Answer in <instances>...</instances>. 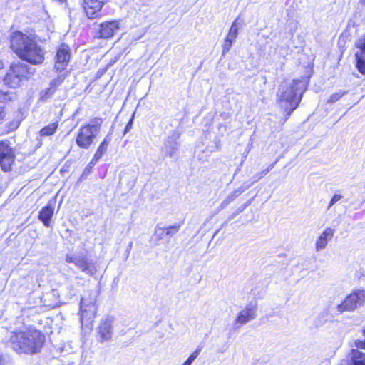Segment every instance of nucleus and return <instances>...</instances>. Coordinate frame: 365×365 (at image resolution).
I'll return each mask as SVG.
<instances>
[{
    "label": "nucleus",
    "mask_w": 365,
    "mask_h": 365,
    "mask_svg": "<svg viewBox=\"0 0 365 365\" xmlns=\"http://www.w3.org/2000/svg\"><path fill=\"white\" fill-rule=\"evenodd\" d=\"M45 341L44 336L37 329L24 327L11 332L9 344L17 354L38 353Z\"/></svg>",
    "instance_id": "nucleus-1"
},
{
    "label": "nucleus",
    "mask_w": 365,
    "mask_h": 365,
    "mask_svg": "<svg viewBox=\"0 0 365 365\" xmlns=\"http://www.w3.org/2000/svg\"><path fill=\"white\" fill-rule=\"evenodd\" d=\"M11 48L21 59L34 65L44 61L45 51L31 38L20 31H14L11 36Z\"/></svg>",
    "instance_id": "nucleus-2"
},
{
    "label": "nucleus",
    "mask_w": 365,
    "mask_h": 365,
    "mask_svg": "<svg viewBox=\"0 0 365 365\" xmlns=\"http://www.w3.org/2000/svg\"><path fill=\"white\" fill-rule=\"evenodd\" d=\"M305 83L302 80L284 81L277 92V101L282 107L289 109L288 115L298 106L305 91Z\"/></svg>",
    "instance_id": "nucleus-3"
},
{
    "label": "nucleus",
    "mask_w": 365,
    "mask_h": 365,
    "mask_svg": "<svg viewBox=\"0 0 365 365\" xmlns=\"http://www.w3.org/2000/svg\"><path fill=\"white\" fill-rule=\"evenodd\" d=\"M35 68L21 62L13 63L4 78V82L8 86L16 88L21 86L24 81L32 77Z\"/></svg>",
    "instance_id": "nucleus-4"
},
{
    "label": "nucleus",
    "mask_w": 365,
    "mask_h": 365,
    "mask_svg": "<svg viewBox=\"0 0 365 365\" xmlns=\"http://www.w3.org/2000/svg\"><path fill=\"white\" fill-rule=\"evenodd\" d=\"M102 121L100 119L91 120L88 123L81 125L78 130L76 143L78 147L88 149L94 142L101 131Z\"/></svg>",
    "instance_id": "nucleus-5"
},
{
    "label": "nucleus",
    "mask_w": 365,
    "mask_h": 365,
    "mask_svg": "<svg viewBox=\"0 0 365 365\" xmlns=\"http://www.w3.org/2000/svg\"><path fill=\"white\" fill-rule=\"evenodd\" d=\"M365 304V290L356 289L337 307L339 312L353 311Z\"/></svg>",
    "instance_id": "nucleus-6"
},
{
    "label": "nucleus",
    "mask_w": 365,
    "mask_h": 365,
    "mask_svg": "<svg viewBox=\"0 0 365 365\" xmlns=\"http://www.w3.org/2000/svg\"><path fill=\"white\" fill-rule=\"evenodd\" d=\"M95 297H83L81 301V323L86 326L91 324L97 312Z\"/></svg>",
    "instance_id": "nucleus-7"
},
{
    "label": "nucleus",
    "mask_w": 365,
    "mask_h": 365,
    "mask_svg": "<svg viewBox=\"0 0 365 365\" xmlns=\"http://www.w3.org/2000/svg\"><path fill=\"white\" fill-rule=\"evenodd\" d=\"M16 155L11 144L8 140L0 141V166L2 170H11Z\"/></svg>",
    "instance_id": "nucleus-8"
},
{
    "label": "nucleus",
    "mask_w": 365,
    "mask_h": 365,
    "mask_svg": "<svg viewBox=\"0 0 365 365\" xmlns=\"http://www.w3.org/2000/svg\"><path fill=\"white\" fill-rule=\"evenodd\" d=\"M114 318L111 316L103 317L97 328L98 341L101 343L111 339L113 335V324Z\"/></svg>",
    "instance_id": "nucleus-9"
},
{
    "label": "nucleus",
    "mask_w": 365,
    "mask_h": 365,
    "mask_svg": "<svg viewBox=\"0 0 365 365\" xmlns=\"http://www.w3.org/2000/svg\"><path fill=\"white\" fill-rule=\"evenodd\" d=\"M70 48L67 45L62 44L58 48L56 55L55 68L58 71L66 69L70 61Z\"/></svg>",
    "instance_id": "nucleus-10"
},
{
    "label": "nucleus",
    "mask_w": 365,
    "mask_h": 365,
    "mask_svg": "<svg viewBox=\"0 0 365 365\" xmlns=\"http://www.w3.org/2000/svg\"><path fill=\"white\" fill-rule=\"evenodd\" d=\"M256 307L255 306H247L242 309L235 319L234 320V326L236 328H240L254 319L256 317Z\"/></svg>",
    "instance_id": "nucleus-11"
},
{
    "label": "nucleus",
    "mask_w": 365,
    "mask_h": 365,
    "mask_svg": "<svg viewBox=\"0 0 365 365\" xmlns=\"http://www.w3.org/2000/svg\"><path fill=\"white\" fill-rule=\"evenodd\" d=\"M119 29V23L117 21H105L100 24L96 33V37L99 38H108L112 37Z\"/></svg>",
    "instance_id": "nucleus-12"
},
{
    "label": "nucleus",
    "mask_w": 365,
    "mask_h": 365,
    "mask_svg": "<svg viewBox=\"0 0 365 365\" xmlns=\"http://www.w3.org/2000/svg\"><path fill=\"white\" fill-rule=\"evenodd\" d=\"M106 0H84L83 9L89 19L97 17L98 13L101 10Z\"/></svg>",
    "instance_id": "nucleus-13"
},
{
    "label": "nucleus",
    "mask_w": 365,
    "mask_h": 365,
    "mask_svg": "<svg viewBox=\"0 0 365 365\" xmlns=\"http://www.w3.org/2000/svg\"><path fill=\"white\" fill-rule=\"evenodd\" d=\"M335 230L331 227H326L319 235L315 242V250L319 252L325 249L328 243L332 240Z\"/></svg>",
    "instance_id": "nucleus-14"
},
{
    "label": "nucleus",
    "mask_w": 365,
    "mask_h": 365,
    "mask_svg": "<svg viewBox=\"0 0 365 365\" xmlns=\"http://www.w3.org/2000/svg\"><path fill=\"white\" fill-rule=\"evenodd\" d=\"M238 34V27L237 25V20H235L228 32L227 37L225 39V42L222 46V54L225 55L232 48L233 43L235 41V39L237 37Z\"/></svg>",
    "instance_id": "nucleus-15"
},
{
    "label": "nucleus",
    "mask_w": 365,
    "mask_h": 365,
    "mask_svg": "<svg viewBox=\"0 0 365 365\" xmlns=\"http://www.w3.org/2000/svg\"><path fill=\"white\" fill-rule=\"evenodd\" d=\"M360 52L356 53V67L361 73L365 74V36L361 38L357 44Z\"/></svg>",
    "instance_id": "nucleus-16"
},
{
    "label": "nucleus",
    "mask_w": 365,
    "mask_h": 365,
    "mask_svg": "<svg viewBox=\"0 0 365 365\" xmlns=\"http://www.w3.org/2000/svg\"><path fill=\"white\" fill-rule=\"evenodd\" d=\"M76 267L86 274L91 276L94 275L97 271L95 264L82 256H80L78 262H76Z\"/></svg>",
    "instance_id": "nucleus-17"
},
{
    "label": "nucleus",
    "mask_w": 365,
    "mask_h": 365,
    "mask_svg": "<svg viewBox=\"0 0 365 365\" xmlns=\"http://www.w3.org/2000/svg\"><path fill=\"white\" fill-rule=\"evenodd\" d=\"M54 213V209L51 202L43 207L39 212L38 219L43 222L46 227H50L51 218Z\"/></svg>",
    "instance_id": "nucleus-18"
},
{
    "label": "nucleus",
    "mask_w": 365,
    "mask_h": 365,
    "mask_svg": "<svg viewBox=\"0 0 365 365\" xmlns=\"http://www.w3.org/2000/svg\"><path fill=\"white\" fill-rule=\"evenodd\" d=\"M349 365H365V353L358 349H351L349 354Z\"/></svg>",
    "instance_id": "nucleus-19"
},
{
    "label": "nucleus",
    "mask_w": 365,
    "mask_h": 365,
    "mask_svg": "<svg viewBox=\"0 0 365 365\" xmlns=\"http://www.w3.org/2000/svg\"><path fill=\"white\" fill-rule=\"evenodd\" d=\"M58 127V122H54L43 127L39 131V135L41 137H47L53 135Z\"/></svg>",
    "instance_id": "nucleus-20"
},
{
    "label": "nucleus",
    "mask_w": 365,
    "mask_h": 365,
    "mask_svg": "<svg viewBox=\"0 0 365 365\" xmlns=\"http://www.w3.org/2000/svg\"><path fill=\"white\" fill-rule=\"evenodd\" d=\"M108 147L100 144L98 149L96 150L94 154V160L96 161H98L99 159L103 156V155L106 152Z\"/></svg>",
    "instance_id": "nucleus-21"
},
{
    "label": "nucleus",
    "mask_w": 365,
    "mask_h": 365,
    "mask_svg": "<svg viewBox=\"0 0 365 365\" xmlns=\"http://www.w3.org/2000/svg\"><path fill=\"white\" fill-rule=\"evenodd\" d=\"M242 192V190H234L227 197V198L225 200L223 201L222 205H228L232 200H233L235 197H238Z\"/></svg>",
    "instance_id": "nucleus-22"
},
{
    "label": "nucleus",
    "mask_w": 365,
    "mask_h": 365,
    "mask_svg": "<svg viewBox=\"0 0 365 365\" xmlns=\"http://www.w3.org/2000/svg\"><path fill=\"white\" fill-rule=\"evenodd\" d=\"M181 227L180 223L175 224L174 225L170 226L165 229V235H173L175 234Z\"/></svg>",
    "instance_id": "nucleus-23"
},
{
    "label": "nucleus",
    "mask_w": 365,
    "mask_h": 365,
    "mask_svg": "<svg viewBox=\"0 0 365 365\" xmlns=\"http://www.w3.org/2000/svg\"><path fill=\"white\" fill-rule=\"evenodd\" d=\"M201 351V349L200 348H197L195 349V351L194 352H192L190 356L187 358V359L185 361V363H187L188 365H192V364L193 363V361L197 358V356H199L200 353Z\"/></svg>",
    "instance_id": "nucleus-24"
},
{
    "label": "nucleus",
    "mask_w": 365,
    "mask_h": 365,
    "mask_svg": "<svg viewBox=\"0 0 365 365\" xmlns=\"http://www.w3.org/2000/svg\"><path fill=\"white\" fill-rule=\"evenodd\" d=\"M55 92V90L53 87L46 88L45 91H43L41 94V98L43 101L47 100L50 98Z\"/></svg>",
    "instance_id": "nucleus-25"
},
{
    "label": "nucleus",
    "mask_w": 365,
    "mask_h": 365,
    "mask_svg": "<svg viewBox=\"0 0 365 365\" xmlns=\"http://www.w3.org/2000/svg\"><path fill=\"white\" fill-rule=\"evenodd\" d=\"M165 152L169 155V156H173L177 150V143H172L170 145H165Z\"/></svg>",
    "instance_id": "nucleus-26"
},
{
    "label": "nucleus",
    "mask_w": 365,
    "mask_h": 365,
    "mask_svg": "<svg viewBox=\"0 0 365 365\" xmlns=\"http://www.w3.org/2000/svg\"><path fill=\"white\" fill-rule=\"evenodd\" d=\"M346 92L339 91L336 93L332 94L328 100V103H334L339 101Z\"/></svg>",
    "instance_id": "nucleus-27"
},
{
    "label": "nucleus",
    "mask_w": 365,
    "mask_h": 365,
    "mask_svg": "<svg viewBox=\"0 0 365 365\" xmlns=\"http://www.w3.org/2000/svg\"><path fill=\"white\" fill-rule=\"evenodd\" d=\"M165 235V229L161 228L158 226L155 228V236L157 237L158 240H162L164 237V235Z\"/></svg>",
    "instance_id": "nucleus-28"
},
{
    "label": "nucleus",
    "mask_w": 365,
    "mask_h": 365,
    "mask_svg": "<svg viewBox=\"0 0 365 365\" xmlns=\"http://www.w3.org/2000/svg\"><path fill=\"white\" fill-rule=\"evenodd\" d=\"M342 198V196L339 194H335L332 197V198L330 200V202L328 205V209H330L336 202L339 201Z\"/></svg>",
    "instance_id": "nucleus-29"
},
{
    "label": "nucleus",
    "mask_w": 365,
    "mask_h": 365,
    "mask_svg": "<svg viewBox=\"0 0 365 365\" xmlns=\"http://www.w3.org/2000/svg\"><path fill=\"white\" fill-rule=\"evenodd\" d=\"M79 257L80 256L66 255V261L69 263H73L76 266V262H78Z\"/></svg>",
    "instance_id": "nucleus-30"
},
{
    "label": "nucleus",
    "mask_w": 365,
    "mask_h": 365,
    "mask_svg": "<svg viewBox=\"0 0 365 365\" xmlns=\"http://www.w3.org/2000/svg\"><path fill=\"white\" fill-rule=\"evenodd\" d=\"M110 141V137L109 135H106L101 144L108 147Z\"/></svg>",
    "instance_id": "nucleus-31"
},
{
    "label": "nucleus",
    "mask_w": 365,
    "mask_h": 365,
    "mask_svg": "<svg viewBox=\"0 0 365 365\" xmlns=\"http://www.w3.org/2000/svg\"><path fill=\"white\" fill-rule=\"evenodd\" d=\"M356 347L358 349H365V340L364 341H359L356 342Z\"/></svg>",
    "instance_id": "nucleus-32"
},
{
    "label": "nucleus",
    "mask_w": 365,
    "mask_h": 365,
    "mask_svg": "<svg viewBox=\"0 0 365 365\" xmlns=\"http://www.w3.org/2000/svg\"><path fill=\"white\" fill-rule=\"evenodd\" d=\"M132 123H133V118H131L130 120L129 121V123L127 124L126 128H125V132L129 130V129L131 128Z\"/></svg>",
    "instance_id": "nucleus-33"
},
{
    "label": "nucleus",
    "mask_w": 365,
    "mask_h": 365,
    "mask_svg": "<svg viewBox=\"0 0 365 365\" xmlns=\"http://www.w3.org/2000/svg\"><path fill=\"white\" fill-rule=\"evenodd\" d=\"M4 112L3 108H0V122L4 119Z\"/></svg>",
    "instance_id": "nucleus-34"
},
{
    "label": "nucleus",
    "mask_w": 365,
    "mask_h": 365,
    "mask_svg": "<svg viewBox=\"0 0 365 365\" xmlns=\"http://www.w3.org/2000/svg\"><path fill=\"white\" fill-rule=\"evenodd\" d=\"M97 162H98V161H96V160H94V157H93V159H92V160H91V162H90V165H94Z\"/></svg>",
    "instance_id": "nucleus-35"
},
{
    "label": "nucleus",
    "mask_w": 365,
    "mask_h": 365,
    "mask_svg": "<svg viewBox=\"0 0 365 365\" xmlns=\"http://www.w3.org/2000/svg\"><path fill=\"white\" fill-rule=\"evenodd\" d=\"M4 67L3 62L0 61V69H1Z\"/></svg>",
    "instance_id": "nucleus-36"
},
{
    "label": "nucleus",
    "mask_w": 365,
    "mask_h": 365,
    "mask_svg": "<svg viewBox=\"0 0 365 365\" xmlns=\"http://www.w3.org/2000/svg\"><path fill=\"white\" fill-rule=\"evenodd\" d=\"M0 365H4L3 360L0 358Z\"/></svg>",
    "instance_id": "nucleus-37"
},
{
    "label": "nucleus",
    "mask_w": 365,
    "mask_h": 365,
    "mask_svg": "<svg viewBox=\"0 0 365 365\" xmlns=\"http://www.w3.org/2000/svg\"><path fill=\"white\" fill-rule=\"evenodd\" d=\"M362 332L364 334V335L365 336V327H364V329H362Z\"/></svg>",
    "instance_id": "nucleus-38"
},
{
    "label": "nucleus",
    "mask_w": 365,
    "mask_h": 365,
    "mask_svg": "<svg viewBox=\"0 0 365 365\" xmlns=\"http://www.w3.org/2000/svg\"><path fill=\"white\" fill-rule=\"evenodd\" d=\"M88 166L89 167V168H92V167L93 166V165H90V163L88 165Z\"/></svg>",
    "instance_id": "nucleus-39"
}]
</instances>
